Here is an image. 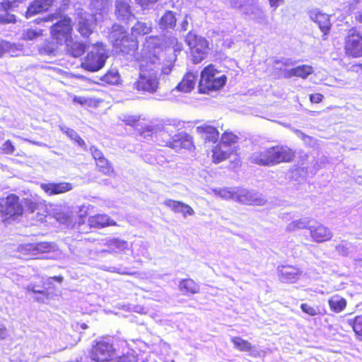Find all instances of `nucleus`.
<instances>
[{"label": "nucleus", "instance_id": "obj_21", "mask_svg": "<svg viewBox=\"0 0 362 362\" xmlns=\"http://www.w3.org/2000/svg\"><path fill=\"white\" fill-rule=\"evenodd\" d=\"M56 0H35L28 6L25 17L31 18L35 14L47 11Z\"/></svg>", "mask_w": 362, "mask_h": 362}, {"label": "nucleus", "instance_id": "obj_13", "mask_svg": "<svg viewBox=\"0 0 362 362\" xmlns=\"http://www.w3.org/2000/svg\"><path fill=\"white\" fill-rule=\"evenodd\" d=\"M95 21L93 14L80 11L78 13L77 30L83 37H88L92 33Z\"/></svg>", "mask_w": 362, "mask_h": 362}, {"label": "nucleus", "instance_id": "obj_53", "mask_svg": "<svg viewBox=\"0 0 362 362\" xmlns=\"http://www.w3.org/2000/svg\"><path fill=\"white\" fill-rule=\"evenodd\" d=\"M1 150L6 154H13L15 147L10 140H7L3 144Z\"/></svg>", "mask_w": 362, "mask_h": 362}, {"label": "nucleus", "instance_id": "obj_42", "mask_svg": "<svg viewBox=\"0 0 362 362\" xmlns=\"http://www.w3.org/2000/svg\"><path fill=\"white\" fill-rule=\"evenodd\" d=\"M111 0H90V7L93 11H102L107 7Z\"/></svg>", "mask_w": 362, "mask_h": 362}, {"label": "nucleus", "instance_id": "obj_41", "mask_svg": "<svg viewBox=\"0 0 362 362\" xmlns=\"http://www.w3.org/2000/svg\"><path fill=\"white\" fill-rule=\"evenodd\" d=\"M42 35V29H27L24 30L22 38L25 40H33L37 38L40 36Z\"/></svg>", "mask_w": 362, "mask_h": 362}, {"label": "nucleus", "instance_id": "obj_48", "mask_svg": "<svg viewBox=\"0 0 362 362\" xmlns=\"http://www.w3.org/2000/svg\"><path fill=\"white\" fill-rule=\"evenodd\" d=\"M165 205L170 208L173 211L178 213L181 212L182 207L185 204L180 202L174 201L172 199H168L164 202Z\"/></svg>", "mask_w": 362, "mask_h": 362}, {"label": "nucleus", "instance_id": "obj_34", "mask_svg": "<svg viewBox=\"0 0 362 362\" xmlns=\"http://www.w3.org/2000/svg\"><path fill=\"white\" fill-rule=\"evenodd\" d=\"M105 245L111 252H121L128 248V243L117 238L110 239L106 241Z\"/></svg>", "mask_w": 362, "mask_h": 362}, {"label": "nucleus", "instance_id": "obj_55", "mask_svg": "<svg viewBox=\"0 0 362 362\" xmlns=\"http://www.w3.org/2000/svg\"><path fill=\"white\" fill-rule=\"evenodd\" d=\"M90 153L92 154L93 158L95 159L96 163L101 160L102 158H104L103 153L102 151L99 149H98L95 146H91L90 148Z\"/></svg>", "mask_w": 362, "mask_h": 362}, {"label": "nucleus", "instance_id": "obj_9", "mask_svg": "<svg viewBox=\"0 0 362 362\" xmlns=\"http://www.w3.org/2000/svg\"><path fill=\"white\" fill-rule=\"evenodd\" d=\"M114 355L112 345L107 341H100L92 349L91 358L95 362H108L112 360Z\"/></svg>", "mask_w": 362, "mask_h": 362}, {"label": "nucleus", "instance_id": "obj_24", "mask_svg": "<svg viewBox=\"0 0 362 362\" xmlns=\"http://www.w3.org/2000/svg\"><path fill=\"white\" fill-rule=\"evenodd\" d=\"M197 80V76L191 72L185 74L182 80L178 83L175 89L183 93H189L194 89Z\"/></svg>", "mask_w": 362, "mask_h": 362}, {"label": "nucleus", "instance_id": "obj_29", "mask_svg": "<svg viewBox=\"0 0 362 362\" xmlns=\"http://www.w3.org/2000/svg\"><path fill=\"white\" fill-rule=\"evenodd\" d=\"M176 21L173 11H166L159 21L160 28L162 30L173 29L176 25Z\"/></svg>", "mask_w": 362, "mask_h": 362}, {"label": "nucleus", "instance_id": "obj_61", "mask_svg": "<svg viewBox=\"0 0 362 362\" xmlns=\"http://www.w3.org/2000/svg\"><path fill=\"white\" fill-rule=\"evenodd\" d=\"M271 7L276 9L279 5L284 4V0H269Z\"/></svg>", "mask_w": 362, "mask_h": 362}, {"label": "nucleus", "instance_id": "obj_35", "mask_svg": "<svg viewBox=\"0 0 362 362\" xmlns=\"http://www.w3.org/2000/svg\"><path fill=\"white\" fill-rule=\"evenodd\" d=\"M313 222V221L308 218H300L290 223L287 226L286 229L288 231H295L298 229L304 228H308L309 230V226H310Z\"/></svg>", "mask_w": 362, "mask_h": 362}, {"label": "nucleus", "instance_id": "obj_38", "mask_svg": "<svg viewBox=\"0 0 362 362\" xmlns=\"http://www.w3.org/2000/svg\"><path fill=\"white\" fill-rule=\"evenodd\" d=\"M102 80L107 83L115 85L119 82L120 75L117 69H112L103 76Z\"/></svg>", "mask_w": 362, "mask_h": 362}, {"label": "nucleus", "instance_id": "obj_4", "mask_svg": "<svg viewBox=\"0 0 362 362\" xmlns=\"http://www.w3.org/2000/svg\"><path fill=\"white\" fill-rule=\"evenodd\" d=\"M108 58V52L102 43L93 45L82 63V67L89 71L95 72L101 69Z\"/></svg>", "mask_w": 362, "mask_h": 362}, {"label": "nucleus", "instance_id": "obj_43", "mask_svg": "<svg viewBox=\"0 0 362 362\" xmlns=\"http://www.w3.org/2000/svg\"><path fill=\"white\" fill-rule=\"evenodd\" d=\"M57 52V46L52 42H45L44 45L40 48V52L42 54L56 55Z\"/></svg>", "mask_w": 362, "mask_h": 362}, {"label": "nucleus", "instance_id": "obj_30", "mask_svg": "<svg viewBox=\"0 0 362 362\" xmlns=\"http://www.w3.org/2000/svg\"><path fill=\"white\" fill-rule=\"evenodd\" d=\"M180 290L184 293L195 294L199 292V286L191 279H182L179 284Z\"/></svg>", "mask_w": 362, "mask_h": 362}, {"label": "nucleus", "instance_id": "obj_50", "mask_svg": "<svg viewBox=\"0 0 362 362\" xmlns=\"http://www.w3.org/2000/svg\"><path fill=\"white\" fill-rule=\"evenodd\" d=\"M254 15H255L254 18L258 23H260L262 25L268 24V23H269L268 18H267V16L265 15V13L262 10L257 9L256 13H255Z\"/></svg>", "mask_w": 362, "mask_h": 362}, {"label": "nucleus", "instance_id": "obj_47", "mask_svg": "<svg viewBox=\"0 0 362 362\" xmlns=\"http://www.w3.org/2000/svg\"><path fill=\"white\" fill-rule=\"evenodd\" d=\"M141 136L144 139L149 141L153 140L158 141V134L154 132V127H148L141 133Z\"/></svg>", "mask_w": 362, "mask_h": 362}, {"label": "nucleus", "instance_id": "obj_63", "mask_svg": "<svg viewBox=\"0 0 362 362\" xmlns=\"http://www.w3.org/2000/svg\"><path fill=\"white\" fill-rule=\"evenodd\" d=\"M6 47H8V42L0 40V57L5 53Z\"/></svg>", "mask_w": 362, "mask_h": 362}, {"label": "nucleus", "instance_id": "obj_14", "mask_svg": "<svg viewBox=\"0 0 362 362\" xmlns=\"http://www.w3.org/2000/svg\"><path fill=\"white\" fill-rule=\"evenodd\" d=\"M131 3V0L115 1V15L119 21L127 23L134 17Z\"/></svg>", "mask_w": 362, "mask_h": 362}, {"label": "nucleus", "instance_id": "obj_62", "mask_svg": "<svg viewBox=\"0 0 362 362\" xmlns=\"http://www.w3.org/2000/svg\"><path fill=\"white\" fill-rule=\"evenodd\" d=\"M8 335V331L5 326L0 325V340L4 339Z\"/></svg>", "mask_w": 362, "mask_h": 362}, {"label": "nucleus", "instance_id": "obj_15", "mask_svg": "<svg viewBox=\"0 0 362 362\" xmlns=\"http://www.w3.org/2000/svg\"><path fill=\"white\" fill-rule=\"evenodd\" d=\"M18 200V197L15 194H10L7 197L5 202V208L1 210L6 217L11 218L23 214V209L19 204Z\"/></svg>", "mask_w": 362, "mask_h": 362}, {"label": "nucleus", "instance_id": "obj_44", "mask_svg": "<svg viewBox=\"0 0 362 362\" xmlns=\"http://www.w3.org/2000/svg\"><path fill=\"white\" fill-rule=\"evenodd\" d=\"M238 139V136L233 134L232 132H226L222 134L219 143L222 144L230 145L231 146H235L234 145L237 142Z\"/></svg>", "mask_w": 362, "mask_h": 362}, {"label": "nucleus", "instance_id": "obj_2", "mask_svg": "<svg viewBox=\"0 0 362 362\" xmlns=\"http://www.w3.org/2000/svg\"><path fill=\"white\" fill-rule=\"evenodd\" d=\"M226 82V76L210 64L205 67L201 72L199 84V91L206 93L211 90H218Z\"/></svg>", "mask_w": 362, "mask_h": 362}, {"label": "nucleus", "instance_id": "obj_32", "mask_svg": "<svg viewBox=\"0 0 362 362\" xmlns=\"http://www.w3.org/2000/svg\"><path fill=\"white\" fill-rule=\"evenodd\" d=\"M152 23L148 22L137 21L132 28V35L136 37L139 35H146L151 31Z\"/></svg>", "mask_w": 362, "mask_h": 362}, {"label": "nucleus", "instance_id": "obj_17", "mask_svg": "<svg viewBox=\"0 0 362 362\" xmlns=\"http://www.w3.org/2000/svg\"><path fill=\"white\" fill-rule=\"evenodd\" d=\"M235 151V146L218 143L212 150V160L219 163L228 159Z\"/></svg>", "mask_w": 362, "mask_h": 362}, {"label": "nucleus", "instance_id": "obj_23", "mask_svg": "<svg viewBox=\"0 0 362 362\" xmlns=\"http://www.w3.org/2000/svg\"><path fill=\"white\" fill-rule=\"evenodd\" d=\"M252 163L259 165L270 166V156L269 148H263L255 151L250 156Z\"/></svg>", "mask_w": 362, "mask_h": 362}, {"label": "nucleus", "instance_id": "obj_51", "mask_svg": "<svg viewBox=\"0 0 362 362\" xmlns=\"http://www.w3.org/2000/svg\"><path fill=\"white\" fill-rule=\"evenodd\" d=\"M23 0H5L1 6L5 11L12 10L17 7Z\"/></svg>", "mask_w": 362, "mask_h": 362}, {"label": "nucleus", "instance_id": "obj_10", "mask_svg": "<svg viewBox=\"0 0 362 362\" xmlns=\"http://www.w3.org/2000/svg\"><path fill=\"white\" fill-rule=\"evenodd\" d=\"M236 202L247 204L262 206L266 202L265 198L259 193L238 187Z\"/></svg>", "mask_w": 362, "mask_h": 362}, {"label": "nucleus", "instance_id": "obj_36", "mask_svg": "<svg viewBox=\"0 0 362 362\" xmlns=\"http://www.w3.org/2000/svg\"><path fill=\"white\" fill-rule=\"evenodd\" d=\"M231 341L233 343L234 347L240 351H250L252 350V344L240 337H232Z\"/></svg>", "mask_w": 362, "mask_h": 362}, {"label": "nucleus", "instance_id": "obj_6", "mask_svg": "<svg viewBox=\"0 0 362 362\" xmlns=\"http://www.w3.org/2000/svg\"><path fill=\"white\" fill-rule=\"evenodd\" d=\"M185 41L190 48L192 60L194 64L201 62L206 57L209 49V42L199 35L189 32Z\"/></svg>", "mask_w": 362, "mask_h": 362}, {"label": "nucleus", "instance_id": "obj_45", "mask_svg": "<svg viewBox=\"0 0 362 362\" xmlns=\"http://www.w3.org/2000/svg\"><path fill=\"white\" fill-rule=\"evenodd\" d=\"M23 46L19 44H14L8 42V47H6L5 53H8L11 57H17L21 54Z\"/></svg>", "mask_w": 362, "mask_h": 362}, {"label": "nucleus", "instance_id": "obj_46", "mask_svg": "<svg viewBox=\"0 0 362 362\" xmlns=\"http://www.w3.org/2000/svg\"><path fill=\"white\" fill-rule=\"evenodd\" d=\"M351 245L350 243L341 240L339 244L335 246L336 251L341 255L346 256L350 252Z\"/></svg>", "mask_w": 362, "mask_h": 362}, {"label": "nucleus", "instance_id": "obj_37", "mask_svg": "<svg viewBox=\"0 0 362 362\" xmlns=\"http://www.w3.org/2000/svg\"><path fill=\"white\" fill-rule=\"evenodd\" d=\"M60 130L66 134L71 139L74 140L80 146H84V141L79 136L78 133L64 125L59 126Z\"/></svg>", "mask_w": 362, "mask_h": 362}, {"label": "nucleus", "instance_id": "obj_54", "mask_svg": "<svg viewBox=\"0 0 362 362\" xmlns=\"http://www.w3.org/2000/svg\"><path fill=\"white\" fill-rule=\"evenodd\" d=\"M144 9L151 8L158 0H135Z\"/></svg>", "mask_w": 362, "mask_h": 362}, {"label": "nucleus", "instance_id": "obj_20", "mask_svg": "<svg viewBox=\"0 0 362 362\" xmlns=\"http://www.w3.org/2000/svg\"><path fill=\"white\" fill-rule=\"evenodd\" d=\"M41 188L49 196L67 192L73 189L72 185L69 182H49L41 184Z\"/></svg>", "mask_w": 362, "mask_h": 362}, {"label": "nucleus", "instance_id": "obj_19", "mask_svg": "<svg viewBox=\"0 0 362 362\" xmlns=\"http://www.w3.org/2000/svg\"><path fill=\"white\" fill-rule=\"evenodd\" d=\"M196 130L197 133L200 134L202 139L204 140L205 144H215L218 139L219 132L214 126L204 124L197 127Z\"/></svg>", "mask_w": 362, "mask_h": 362}, {"label": "nucleus", "instance_id": "obj_7", "mask_svg": "<svg viewBox=\"0 0 362 362\" xmlns=\"http://www.w3.org/2000/svg\"><path fill=\"white\" fill-rule=\"evenodd\" d=\"M71 20L64 16L52 26L51 34L57 44L63 45L71 37Z\"/></svg>", "mask_w": 362, "mask_h": 362}, {"label": "nucleus", "instance_id": "obj_56", "mask_svg": "<svg viewBox=\"0 0 362 362\" xmlns=\"http://www.w3.org/2000/svg\"><path fill=\"white\" fill-rule=\"evenodd\" d=\"M116 362H136V358L133 354L128 352L127 354L119 356Z\"/></svg>", "mask_w": 362, "mask_h": 362}, {"label": "nucleus", "instance_id": "obj_11", "mask_svg": "<svg viewBox=\"0 0 362 362\" xmlns=\"http://www.w3.org/2000/svg\"><path fill=\"white\" fill-rule=\"evenodd\" d=\"M271 165L282 162H290L294 157L293 151L287 146H276L269 148Z\"/></svg>", "mask_w": 362, "mask_h": 362}, {"label": "nucleus", "instance_id": "obj_27", "mask_svg": "<svg viewBox=\"0 0 362 362\" xmlns=\"http://www.w3.org/2000/svg\"><path fill=\"white\" fill-rule=\"evenodd\" d=\"M127 37L125 29L117 24H115L112 28L110 38L111 39L113 46L117 47L121 45V40Z\"/></svg>", "mask_w": 362, "mask_h": 362}, {"label": "nucleus", "instance_id": "obj_12", "mask_svg": "<svg viewBox=\"0 0 362 362\" xmlns=\"http://www.w3.org/2000/svg\"><path fill=\"white\" fill-rule=\"evenodd\" d=\"M309 231L312 240L318 243L330 240L333 235L328 227L314 221L309 226Z\"/></svg>", "mask_w": 362, "mask_h": 362}, {"label": "nucleus", "instance_id": "obj_57", "mask_svg": "<svg viewBox=\"0 0 362 362\" xmlns=\"http://www.w3.org/2000/svg\"><path fill=\"white\" fill-rule=\"evenodd\" d=\"M135 247L136 246H139V252L136 253V255L139 256V255H142V256H146V255L147 254V244L145 242H143V241H140L139 243H135L134 244Z\"/></svg>", "mask_w": 362, "mask_h": 362}, {"label": "nucleus", "instance_id": "obj_40", "mask_svg": "<svg viewBox=\"0 0 362 362\" xmlns=\"http://www.w3.org/2000/svg\"><path fill=\"white\" fill-rule=\"evenodd\" d=\"M348 322L358 338L362 339V316H357L354 320H349Z\"/></svg>", "mask_w": 362, "mask_h": 362}, {"label": "nucleus", "instance_id": "obj_26", "mask_svg": "<svg viewBox=\"0 0 362 362\" xmlns=\"http://www.w3.org/2000/svg\"><path fill=\"white\" fill-rule=\"evenodd\" d=\"M65 44L66 46L67 52L74 57H78L81 56L85 52L86 49V47L83 43L74 41L71 37L68 40Z\"/></svg>", "mask_w": 362, "mask_h": 362}, {"label": "nucleus", "instance_id": "obj_58", "mask_svg": "<svg viewBox=\"0 0 362 362\" xmlns=\"http://www.w3.org/2000/svg\"><path fill=\"white\" fill-rule=\"evenodd\" d=\"M323 95L320 93L311 94L310 95V100L313 103H319L322 101Z\"/></svg>", "mask_w": 362, "mask_h": 362}, {"label": "nucleus", "instance_id": "obj_49", "mask_svg": "<svg viewBox=\"0 0 362 362\" xmlns=\"http://www.w3.org/2000/svg\"><path fill=\"white\" fill-rule=\"evenodd\" d=\"M45 282H43L42 286L30 284L27 286V290L28 291H31L34 293H40L42 295H45V290L47 289V288L45 287Z\"/></svg>", "mask_w": 362, "mask_h": 362}, {"label": "nucleus", "instance_id": "obj_31", "mask_svg": "<svg viewBox=\"0 0 362 362\" xmlns=\"http://www.w3.org/2000/svg\"><path fill=\"white\" fill-rule=\"evenodd\" d=\"M330 309L337 313L343 311L346 306V300L345 298L335 295L331 297L328 300Z\"/></svg>", "mask_w": 362, "mask_h": 362}, {"label": "nucleus", "instance_id": "obj_5", "mask_svg": "<svg viewBox=\"0 0 362 362\" xmlns=\"http://www.w3.org/2000/svg\"><path fill=\"white\" fill-rule=\"evenodd\" d=\"M159 40L160 37L156 36ZM165 45L167 47V52H168V56L165 55L167 53L163 52L161 49L160 51L164 53L163 57L160 58V62L163 64L162 66V72L163 74H169L173 69L175 62L177 59V54L180 53L182 49V44L177 41V39L174 36H169L165 37L164 40ZM161 40H160L159 48H160Z\"/></svg>", "mask_w": 362, "mask_h": 362}, {"label": "nucleus", "instance_id": "obj_64", "mask_svg": "<svg viewBox=\"0 0 362 362\" xmlns=\"http://www.w3.org/2000/svg\"><path fill=\"white\" fill-rule=\"evenodd\" d=\"M73 100L74 103H78L80 105H84L87 102V100L84 97L81 96H75Z\"/></svg>", "mask_w": 362, "mask_h": 362}, {"label": "nucleus", "instance_id": "obj_16", "mask_svg": "<svg viewBox=\"0 0 362 362\" xmlns=\"http://www.w3.org/2000/svg\"><path fill=\"white\" fill-rule=\"evenodd\" d=\"M309 17L318 25L324 36L329 32L331 23L329 16L327 14L322 13L318 9H313L309 11Z\"/></svg>", "mask_w": 362, "mask_h": 362}, {"label": "nucleus", "instance_id": "obj_52", "mask_svg": "<svg viewBox=\"0 0 362 362\" xmlns=\"http://www.w3.org/2000/svg\"><path fill=\"white\" fill-rule=\"evenodd\" d=\"M300 308L304 313H307L310 316H315L318 314L317 308H315L307 303L301 304Z\"/></svg>", "mask_w": 362, "mask_h": 362}, {"label": "nucleus", "instance_id": "obj_28", "mask_svg": "<svg viewBox=\"0 0 362 362\" xmlns=\"http://www.w3.org/2000/svg\"><path fill=\"white\" fill-rule=\"evenodd\" d=\"M313 72V68L309 65L298 66L286 72L287 77L298 76L303 78H307Z\"/></svg>", "mask_w": 362, "mask_h": 362}, {"label": "nucleus", "instance_id": "obj_22", "mask_svg": "<svg viewBox=\"0 0 362 362\" xmlns=\"http://www.w3.org/2000/svg\"><path fill=\"white\" fill-rule=\"evenodd\" d=\"M88 224L90 228H104L109 226H115L117 223L111 220L107 214H96L88 218Z\"/></svg>", "mask_w": 362, "mask_h": 362}, {"label": "nucleus", "instance_id": "obj_1", "mask_svg": "<svg viewBox=\"0 0 362 362\" xmlns=\"http://www.w3.org/2000/svg\"><path fill=\"white\" fill-rule=\"evenodd\" d=\"M160 40L157 37L146 39L141 50L142 64L139 78L134 83V88L150 93L157 91L159 85L158 75L162 72L163 63L160 58L164 53L160 51Z\"/></svg>", "mask_w": 362, "mask_h": 362}, {"label": "nucleus", "instance_id": "obj_3", "mask_svg": "<svg viewBox=\"0 0 362 362\" xmlns=\"http://www.w3.org/2000/svg\"><path fill=\"white\" fill-rule=\"evenodd\" d=\"M18 252L26 258H52L49 254L56 252L57 247L55 243L41 242L38 243H27L19 245Z\"/></svg>", "mask_w": 362, "mask_h": 362}, {"label": "nucleus", "instance_id": "obj_18", "mask_svg": "<svg viewBox=\"0 0 362 362\" xmlns=\"http://www.w3.org/2000/svg\"><path fill=\"white\" fill-rule=\"evenodd\" d=\"M302 272L293 266H281L279 268V276L284 283H294L299 279Z\"/></svg>", "mask_w": 362, "mask_h": 362}, {"label": "nucleus", "instance_id": "obj_60", "mask_svg": "<svg viewBox=\"0 0 362 362\" xmlns=\"http://www.w3.org/2000/svg\"><path fill=\"white\" fill-rule=\"evenodd\" d=\"M107 271L110 272H116V273H118V274H133V273H129L124 269H120L119 268H117L115 267H110Z\"/></svg>", "mask_w": 362, "mask_h": 362}, {"label": "nucleus", "instance_id": "obj_59", "mask_svg": "<svg viewBox=\"0 0 362 362\" xmlns=\"http://www.w3.org/2000/svg\"><path fill=\"white\" fill-rule=\"evenodd\" d=\"M180 213H182L183 216L185 217L187 215L194 214V210L189 206L185 204Z\"/></svg>", "mask_w": 362, "mask_h": 362}, {"label": "nucleus", "instance_id": "obj_33", "mask_svg": "<svg viewBox=\"0 0 362 362\" xmlns=\"http://www.w3.org/2000/svg\"><path fill=\"white\" fill-rule=\"evenodd\" d=\"M238 187L220 188L214 189L216 195L224 199H232L236 202Z\"/></svg>", "mask_w": 362, "mask_h": 362}, {"label": "nucleus", "instance_id": "obj_39", "mask_svg": "<svg viewBox=\"0 0 362 362\" xmlns=\"http://www.w3.org/2000/svg\"><path fill=\"white\" fill-rule=\"evenodd\" d=\"M99 171L105 175H110L114 173L113 167L111 163L105 158H102L96 163Z\"/></svg>", "mask_w": 362, "mask_h": 362}, {"label": "nucleus", "instance_id": "obj_25", "mask_svg": "<svg viewBox=\"0 0 362 362\" xmlns=\"http://www.w3.org/2000/svg\"><path fill=\"white\" fill-rule=\"evenodd\" d=\"M115 47L119 49L124 54H134L135 50L138 48V43L133 37H129L127 36L121 40L120 45Z\"/></svg>", "mask_w": 362, "mask_h": 362}, {"label": "nucleus", "instance_id": "obj_8", "mask_svg": "<svg viewBox=\"0 0 362 362\" xmlns=\"http://www.w3.org/2000/svg\"><path fill=\"white\" fill-rule=\"evenodd\" d=\"M344 49L349 56L362 57V35L356 28L349 30L345 38Z\"/></svg>", "mask_w": 362, "mask_h": 362}]
</instances>
